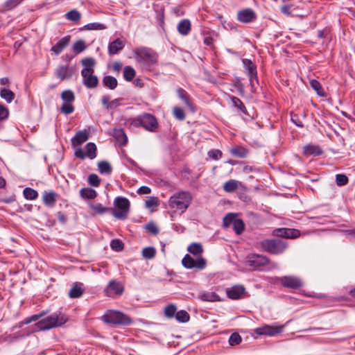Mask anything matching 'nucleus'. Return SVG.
<instances>
[{"mask_svg": "<svg viewBox=\"0 0 355 355\" xmlns=\"http://www.w3.org/2000/svg\"><path fill=\"white\" fill-rule=\"evenodd\" d=\"M68 321V317L61 311L58 310L51 315L42 318L35 324L37 331H46L60 327Z\"/></svg>", "mask_w": 355, "mask_h": 355, "instance_id": "nucleus-1", "label": "nucleus"}, {"mask_svg": "<svg viewBox=\"0 0 355 355\" xmlns=\"http://www.w3.org/2000/svg\"><path fill=\"white\" fill-rule=\"evenodd\" d=\"M179 120H184L187 114H193L196 113L197 107L193 102V99L183 89L179 88Z\"/></svg>", "mask_w": 355, "mask_h": 355, "instance_id": "nucleus-2", "label": "nucleus"}, {"mask_svg": "<svg viewBox=\"0 0 355 355\" xmlns=\"http://www.w3.org/2000/svg\"><path fill=\"white\" fill-rule=\"evenodd\" d=\"M259 245L263 251L275 255L284 253L288 247V243L280 238L263 239Z\"/></svg>", "mask_w": 355, "mask_h": 355, "instance_id": "nucleus-3", "label": "nucleus"}, {"mask_svg": "<svg viewBox=\"0 0 355 355\" xmlns=\"http://www.w3.org/2000/svg\"><path fill=\"white\" fill-rule=\"evenodd\" d=\"M246 263L254 270H264L271 268H277V265L271 263L267 257L258 254H248L246 257Z\"/></svg>", "mask_w": 355, "mask_h": 355, "instance_id": "nucleus-4", "label": "nucleus"}, {"mask_svg": "<svg viewBox=\"0 0 355 355\" xmlns=\"http://www.w3.org/2000/svg\"><path fill=\"white\" fill-rule=\"evenodd\" d=\"M103 320L110 324L115 325H130L132 320L127 315L120 311H110L103 315Z\"/></svg>", "mask_w": 355, "mask_h": 355, "instance_id": "nucleus-5", "label": "nucleus"}, {"mask_svg": "<svg viewBox=\"0 0 355 355\" xmlns=\"http://www.w3.org/2000/svg\"><path fill=\"white\" fill-rule=\"evenodd\" d=\"M115 209L112 211L113 216L120 220H125L130 210V201L125 197L118 196L114 199Z\"/></svg>", "mask_w": 355, "mask_h": 355, "instance_id": "nucleus-6", "label": "nucleus"}, {"mask_svg": "<svg viewBox=\"0 0 355 355\" xmlns=\"http://www.w3.org/2000/svg\"><path fill=\"white\" fill-rule=\"evenodd\" d=\"M286 324L279 325L277 323L272 324H265L254 329V333L259 336H275L281 334Z\"/></svg>", "mask_w": 355, "mask_h": 355, "instance_id": "nucleus-7", "label": "nucleus"}, {"mask_svg": "<svg viewBox=\"0 0 355 355\" xmlns=\"http://www.w3.org/2000/svg\"><path fill=\"white\" fill-rule=\"evenodd\" d=\"M182 264L187 269H198L202 270L206 268L207 261L202 257L194 259L189 254H186L182 260Z\"/></svg>", "mask_w": 355, "mask_h": 355, "instance_id": "nucleus-8", "label": "nucleus"}, {"mask_svg": "<svg viewBox=\"0 0 355 355\" xmlns=\"http://www.w3.org/2000/svg\"><path fill=\"white\" fill-rule=\"evenodd\" d=\"M141 126L149 132H155L158 128V122L155 116L148 113L139 115Z\"/></svg>", "mask_w": 355, "mask_h": 355, "instance_id": "nucleus-9", "label": "nucleus"}, {"mask_svg": "<svg viewBox=\"0 0 355 355\" xmlns=\"http://www.w3.org/2000/svg\"><path fill=\"white\" fill-rule=\"evenodd\" d=\"M94 69H82L83 85L89 89L94 88L98 85V79L96 76L93 75Z\"/></svg>", "mask_w": 355, "mask_h": 355, "instance_id": "nucleus-10", "label": "nucleus"}, {"mask_svg": "<svg viewBox=\"0 0 355 355\" xmlns=\"http://www.w3.org/2000/svg\"><path fill=\"white\" fill-rule=\"evenodd\" d=\"M279 282L285 288L297 289L303 286L302 281L295 276H284L279 278Z\"/></svg>", "mask_w": 355, "mask_h": 355, "instance_id": "nucleus-11", "label": "nucleus"}, {"mask_svg": "<svg viewBox=\"0 0 355 355\" xmlns=\"http://www.w3.org/2000/svg\"><path fill=\"white\" fill-rule=\"evenodd\" d=\"M245 288L243 286L238 284L226 288L227 296L233 300L242 299L245 295Z\"/></svg>", "mask_w": 355, "mask_h": 355, "instance_id": "nucleus-12", "label": "nucleus"}, {"mask_svg": "<svg viewBox=\"0 0 355 355\" xmlns=\"http://www.w3.org/2000/svg\"><path fill=\"white\" fill-rule=\"evenodd\" d=\"M277 236L284 239H296L300 236V232L296 229L279 228L274 231Z\"/></svg>", "mask_w": 355, "mask_h": 355, "instance_id": "nucleus-13", "label": "nucleus"}, {"mask_svg": "<svg viewBox=\"0 0 355 355\" xmlns=\"http://www.w3.org/2000/svg\"><path fill=\"white\" fill-rule=\"evenodd\" d=\"M192 196L189 191L179 192V211L184 212L192 200Z\"/></svg>", "mask_w": 355, "mask_h": 355, "instance_id": "nucleus-14", "label": "nucleus"}, {"mask_svg": "<svg viewBox=\"0 0 355 355\" xmlns=\"http://www.w3.org/2000/svg\"><path fill=\"white\" fill-rule=\"evenodd\" d=\"M124 291L123 286L116 280H111L105 289L107 296H110L112 293L121 295Z\"/></svg>", "mask_w": 355, "mask_h": 355, "instance_id": "nucleus-15", "label": "nucleus"}, {"mask_svg": "<svg viewBox=\"0 0 355 355\" xmlns=\"http://www.w3.org/2000/svg\"><path fill=\"white\" fill-rule=\"evenodd\" d=\"M281 12L286 15L302 16L300 6L295 3L285 4L280 7Z\"/></svg>", "mask_w": 355, "mask_h": 355, "instance_id": "nucleus-16", "label": "nucleus"}, {"mask_svg": "<svg viewBox=\"0 0 355 355\" xmlns=\"http://www.w3.org/2000/svg\"><path fill=\"white\" fill-rule=\"evenodd\" d=\"M237 18L242 23H250L256 19L257 15L254 10L247 8L239 11L237 14Z\"/></svg>", "mask_w": 355, "mask_h": 355, "instance_id": "nucleus-17", "label": "nucleus"}, {"mask_svg": "<svg viewBox=\"0 0 355 355\" xmlns=\"http://www.w3.org/2000/svg\"><path fill=\"white\" fill-rule=\"evenodd\" d=\"M73 73V67H69L67 65H60L56 69L55 75L60 80H64L71 78Z\"/></svg>", "mask_w": 355, "mask_h": 355, "instance_id": "nucleus-18", "label": "nucleus"}, {"mask_svg": "<svg viewBox=\"0 0 355 355\" xmlns=\"http://www.w3.org/2000/svg\"><path fill=\"white\" fill-rule=\"evenodd\" d=\"M242 62L245 70L248 73L250 81L252 82V78H256L257 76V67L250 59H243Z\"/></svg>", "mask_w": 355, "mask_h": 355, "instance_id": "nucleus-19", "label": "nucleus"}, {"mask_svg": "<svg viewBox=\"0 0 355 355\" xmlns=\"http://www.w3.org/2000/svg\"><path fill=\"white\" fill-rule=\"evenodd\" d=\"M89 139V132L87 130H80L76 132L74 137L71 139V145H81Z\"/></svg>", "mask_w": 355, "mask_h": 355, "instance_id": "nucleus-20", "label": "nucleus"}, {"mask_svg": "<svg viewBox=\"0 0 355 355\" xmlns=\"http://www.w3.org/2000/svg\"><path fill=\"white\" fill-rule=\"evenodd\" d=\"M113 137L120 146H126L128 143V137L123 129L115 128L113 131Z\"/></svg>", "mask_w": 355, "mask_h": 355, "instance_id": "nucleus-21", "label": "nucleus"}, {"mask_svg": "<svg viewBox=\"0 0 355 355\" xmlns=\"http://www.w3.org/2000/svg\"><path fill=\"white\" fill-rule=\"evenodd\" d=\"M232 156L237 158H245L248 155V150L242 146H235L230 149Z\"/></svg>", "mask_w": 355, "mask_h": 355, "instance_id": "nucleus-22", "label": "nucleus"}, {"mask_svg": "<svg viewBox=\"0 0 355 355\" xmlns=\"http://www.w3.org/2000/svg\"><path fill=\"white\" fill-rule=\"evenodd\" d=\"M199 297L201 300L205 302H214L221 301L219 295L215 292L204 291L200 294Z\"/></svg>", "mask_w": 355, "mask_h": 355, "instance_id": "nucleus-23", "label": "nucleus"}, {"mask_svg": "<svg viewBox=\"0 0 355 355\" xmlns=\"http://www.w3.org/2000/svg\"><path fill=\"white\" fill-rule=\"evenodd\" d=\"M58 194L54 191L45 192L43 195V202L45 205L53 207L56 202Z\"/></svg>", "mask_w": 355, "mask_h": 355, "instance_id": "nucleus-24", "label": "nucleus"}, {"mask_svg": "<svg viewBox=\"0 0 355 355\" xmlns=\"http://www.w3.org/2000/svg\"><path fill=\"white\" fill-rule=\"evenodd\" d=\"M82 284L76 282L73 287L69 292V296L71 298H79L83 294V289L82 288Z\"/></svg>", "mask_w": 355, "mask_h": 355, "instance_id": "nucleus-25", "label": "nucleus"}, {"mask_svg": "<svg viewBox=\"0 0 355 355\" xmlns=\"http://www.w3.org/2000/svg\"><path fill=\"white\" fill-rule=\"evenodd\" d=\"M80 196L83 199L92 200L96 197L97 193L92 188L84 187L80 189Z\"/></svg>", "mask_w": 355, "mask_h": 355, "instance_id": "nucleus-26", "label": "nucleus"}, {"mask_svg": "<svg viewBox=\"0 0 355 355\" xmlns=\"http://www.w3.org/2000/svg\"><path fill=\"white\" fill-rule=\"evenodd\" d=\"M87 47V46H73V52L74 53V54L63 55L62 56V59L66 62H69L76 55L85 51Z\"/></svg>", "mask_w": 355, "mask_h": 355, "instance_id": "nucleus-27", "label": "nucleus"}, {"mask_svg": "<svg viewBox=\"0 0 355 355\" xmlns=\"http://www.w3.org/2000/svg\"><path fill=\"white\" fill-rule=\"evenodd\" d=\"M103 84L105 87L112 90L117 87L118 82L114 76H105L103 78Z\"/></svg>", "mask_w": 355, "mask_h": 355, "instance_id": "nucleus-28", "label": "nucleus"}, {"mask_svg": "<svg viewBox=\"0 0 355 355\" xmlns=\"http://www.w3.org/2000/svg\"><path fill=\"white\" fill-rule=\"evenodd\" d=\"M0 96L4 99L8 103H10L15 98V93L6 87L1 88Z\"/></svg>", "mask_w": 355, "mask_h": 355, "instance_id": "nucleus-29", "label": "nucleus"}, {"mask_svg": "<svg viewBox=\"0 0 355 355\" xmlns=\"http://www.w3.org/2000/svg\"><path fill=\"white\" fill-rule=\"evenodd\" d=\"M191 29V24L189 19H183L179 22V33L187 35Z\"/></svg>", "mask_w": 355, "mask_h": 355, "instance_id": "nucleus-30", "label": "nucleus"}, {"mask_svg": "<svg viewBox=\"0 0 355 355\" xmlns=\"http://www.w3.org/2000/svg\"><path fill=\"white\" fill-rule=\"evenodd\" d=\"M187 250L194 256L200 255L203 252L202 245L200 243H192L188 246Z\"/></svg>", "mask_w": 355, "mask_h": 355, "instance_id": "nucleus-31", "label": "nucleus"}, {"mask_svg": "<svg viewBox=\"0 0 355 355\" xmlns=\"http://www.w3.org/2000/svg\"><path fill=\"white\" fill-rule=\"evenodd\" d=\"M322 149L318 146L308 145L304 147V153L306 155L318 156L322 154Z\"/></svg>", "mask_w": 355, "mask_h": 355, "instance_id": "nucleus-32", "label": "nucleus"}, {"mask_svg": "<svg viewBox=\"0 0 355 355\" xmlns=\"http://www.w3.org/2000/svg\"><path fill=\"white\" fill-rule=\"evenodd\" d=\"M239 182L235 180H230L225 182L223 189L227 193H232L239 188Z\"/></svg>", "mask_w": 355, "mask_h": 355, "instance_id": "nucleus-33", "label": "nucleus"}, {"mask_svg": "<svg viewBox=\"0 0 355 355\" xmlns=\"http://www.w3.org/2000/svg\"><path fill=\"white\" fill-rule=\"evenodd\" d=\"M86 155L90 159H93L96 157V146L93 142H89L86 144Z\"/></svg>", "mask_w": 355, "mask_h": 355, "instance_id": "nucleus-34", "label": "nucleus"}, {"mask_svg": "<svg viewBox=\"0 0 355 355\" xmlns=\"http://www.w3.org/2000/svg\"><path fill=\"white\" fill-rule=\"evenodd\" d=\"M231 101L234 106L236 107L239 112H242L245 115L248 114L246 107L244 105L243 103L241 101V99L236 96H232Z\"/></svg>", "mask_w": 355, "mask_h": 355, "instance_id": "nucleus-35", "label": "nucleus"}, {"mask_svg": "<svg viewBox=\"0 0 355 355\" xmlns=\"http://www.w3.org/2000/svg\"><path fill=\"white\" fill-rule=\"evenodd\" d=\"M311 87L315 91L316 94L320 96H324L325 92H324V89L322 87L321 84L320 82L315 79L310 80L309 81Z\"/></svg>", "mask_w": 355, "mask_h": 355, "instance_id": "nucleus-36", "label": "nucleus"}, {"mask_svg": "<svg viewBox=\"0 0 355 355\" xmlns=\"http://www.w3.org/2000/svg\"><path fill=\"white\" fill-rule=\"evenodd\" d=\"M125 125L128 128L132 130H135L141 126L140 116L138 115L135 118H130L126 120Z\"/></svg>", "mask_w": 355, "mask_h": 355, "instance_id": "nucleus-37", "label": "nucleus"}, {"mask_svg": "<svg viewBox=\"0 0 355 355\" xmlns=\"http://www.w3.org/2000/svg\"><path fill=\"white\" fill-rule=\"evenodd\" d=\"M98 167L101 174H110L112 171V167L107 161H101L98 162Z\"/></svg>", "mask_w": 355, "mask_h": 355, "instance_id": "nucleus-38", "label": "nucleus"}, {"mask_svg": "<svg viewBox=\"0 0 355 355\" xmlns=\"http://www.w3.org/2000/svg\"><path fill=\"white\" fill-rule=\"evenodd\" d=\"M46 312L42 311L38 314H35L30 317H28L20 322L19 327H21L22 325H25V324H28L33 322H35V321L38 320L39 319L43 318L46 315Z\"/></svg>", "mask_w": 355, "mask_h": 355, "instance_id": "nucleus-39", "label": "nucleus"}, {"mask_svg": "<svg viewBox=\"0 0 355 355\" xmlns=\"http://www.w3.org/2000/svg\"><path fill=\"white\" fill-rule=\"evenodd\" d=\"M24 197L28 200H33L38 197V193L34 189L26 187L23 191Z\"/></svg>", "mask_w": 355, "mask_h": 355, "instance_id": "nucleus-40", "label": "nucleus"}, {"mask_svg": "<svg viewBox=\"0 0 355 355\" xmlns=\"http://www.w3.org/2000/svg\"><path fill=\"white\" fill-rule=\"evenodd\" d=\"M144 56L152 63H155L157 60V54L151 49L144 48L142 51Z\"/></svg>", "mask_w": 355, "mask_h": 355, "instance_id": "nucleus-41", "label": "nucleus"}, {"mask_svg": "<svg viewBox=\"0 0 355 355\" xmlns=\"http://www.w3.org/2000/svg\"><path fill=\"white\" fill-rule=\"evenodd\" d=\"M177 307L175 304H170L164 309V315L168 318L175 317L178 320V313H176Z\"/></svg>", "mask_w": 355, "mask_h": 355, "instance_id": "nucleus-42", "label": "nucleus"}, {"mask_svg": "<svg viewBox=\"0 0 355 355\" xmlns=\"http://www.w3.org/2000/svg\"><path fill=\"white\" fill-rule=\"evenodd\" d=\"M135 76V70L130 66H126L123 69V78L126 81L133 80Z\"/></svg>", "mask_w": 355, "mask_h": 355, "instance_id": "nucleus-43", "label": "nucleus"}, {"mask_svg": "<svg viewBox=\"0 0 355 355\" xmlns=\"http://www.w3.org/2000/svg\"><path fill=\"white\" fill-rule=\"evenodd\" d=\"M181 175L183 178L187 180H191L192 181H195L198 180L200 177V175L197 176H192L191 175V171L189 169L187 166H184L181 170Z\"/></svg>", "mask_w": 355, "mask_h": 355, "instance_id": "nucleus-44", "label": "nucleus"}, {"mask_svg": "<svg viewBox=\"0 0 355 355\" xmlns=\"http://www.w3.org/2000/svg\"><path fill=\"white\" fill-rule=\"evenodd\" d=\"M232 225L233 230L238 235L241 234L244 230L245 225L241 219L236 218Z\"/></svg>", "mask_w": 355, "mask_h": 355, "instance_id": "nucleus-45", "label": "nucleus"}, {"mask_svg": "<svg viewBox=\"0 0 355 355\" xmlns=\"http://www.w3.org/2000/svg\"><path fill=\"white\" fill-rule=\"evenodd\" d=\"M61 98L64 103H72L75 100L74 94L70 89H67L62 92Z\"/></svg>", "mask_w": 355, "mask_h": 355, "instance_id": "nucleus-46", "label": "nucleus"}, {"mask_svg": "<svg viewBox=\"0 0 355 355\" xmlns=\"http://www.w3.org/2000/svg\"><path fill=\"white\" fill-rule=\"evenodd\" d=\"M66 18L72 21H78L80 19V13L76 10H71L66 13Z\"/></svg>", "mask_w": 355, "mask_h": 355, "instance_id": "nucleus-47", "label": "nucleus"}, {"mask_svg": "<svg viewBox=\"0 0 355 355\" xmlns=\"http://www.w3.org/2000/svg\"><path fill=\"white\" fill-rule=\"evenodd\" d=\"M156 254V250L154 247H147L143 249L142 255L146 259H153Z\"/></svg>", "mask_w": 355, "mask_h": 355, "instance_id": "nucleus-48", "label": "nucleus"}, {"mask_svg": "<svg viewBox=\"0 0 355 355\" xmlns=\"http://www.w3.org/2000/svg\"><path fill=\"white\" fill-rule=\"evenodd\" d=\"M236 216L234 214L229 213L223 218V225L224 227H229L233 225L234 220L236 219Z\"/></svg>", "mask_w": 355, "mask_h": 355, "instance_id": "nucleus-49", "label": "nucleus"}, {"mask_svg": "<svg viewBox=\"0 0 355 355\" xmlns=\"http://www.w3.org/2000/svg\"><path fill=\"white\" fill-rule=\"evenodd\" d=\"M207 155L213 160H218L223 157V153L218 149H211L207 152Z\"/></svg>", "mask_w": 355, "mask_h": 355, "instance_id": "nucleus-50", "label": "nucleus"}, {"mask_svg": "<svg viewBox=\"0 0 355 355\" xmlns=\"http://www.w3.org/2000/svg\"><path fill=\"white\" fill-rule=\"evenodd\" d=\"M110 247L112 250L120 252L123 249L124 244L119 239H113L110 243Z\"/></svg>", "mask_w": 355, "mask_h": 355, "instance_id": "nucleus-51", "label": "nucleus"}, {"mask_svg": "<svg viewBox=\"0 0 355 355\" xmlns=\"http://www.w3.org/2000/svg\"><path fill=\"white\" fill-rule=\"evenodd\" d=\"M88 183L92 187H98L101 184V181L96 174L92 173L88 176Z\"/></svg>", "mask_w": 355, "mask_h": 355, "instance_id": "nucleus-52", "label": "nucleus"}, {"mask_svg": "<svg viewBox=\"0 0 355 355\" xmlns=\"http://www.w3.org/2000/svg\"><path fill=\"white\" fill-rule=\"evenodd\" d=\"M60 110L64 114L68 115L73 112L74 107L71 103H64L61 106Z\"/></svg>", "mask_w": 355, "mask_h": 355, "instance_id": "nucleus-53", "label": "nucleus"}, {"mask_svg": "<svg viewBox=\"0 0 355 355\" xmlns=\"http://www.w3.org/2000/svg\"><path fill=\"white\" fill-rule=\"evenodd\" d=\"M349 179L345 174H337L336 175V182L338 186H344L348 183Z\"/></svg>", "mask_w": 355, "mask_h": 355, "instance_id": "nucleus-54", "label": "nucleus"}, {"mask_svg": "<svg viewBox=\"0 0 355 355\" xmlns=\"http://www.w3.org/2000/svg\"><path fill=\"white\" fill-rule=\"evenodd\" d=\"M82 64L84 66L83 69H94L95 60L92 58H86L82 60Z\"/></svg>", "mask_w": 355, "mask_h": 355, "instance_id": "nucleus-55", "label": "nucleus"}, {"mask_svg": "<svg viewBox=\"0 0 355 355\" xmlns=\"http://www.w3.org/2000/svg\"><path fill=\"white\" fill-rule=\"evenodd\" d=\"M241 340V337L238 333L232 334L229 338V343L232 346L239 345Z\"/></svg>", "mask_w": 355, "mask_h": 355, "instance_id": "nucleus-56", "label": "nucleus"}, {"mask_svg": "<svg viewBox=\"0 0 355 355\" xmlns=\"http://www.w3.org/2000/svg\"><path fill=\"white\" fill-rule=\"evenodd\" d=\"M92 208L96 214H103L109 211V208L103 206L101 203L92 205Z\"/></svg>", "mask_w": 355, "mask_h": 355, "instance_id": "nucleus-57", "label": "nucleus"}, {"mask_svg": "<svg viewBox=\"0 0 355 355\" xmlns=\"http://www.w3.org/2000/svg\"><path fill=\"white\" fill-rule=\"evenodd\" d=\"M144 229L153 235H157L159 233V229L153 222H150L146 224Z\"/></svg>", "mask_w": 355, "mask_h": 355, "instance_id": "nucleus-58", "label": "nucleus"}, {"mask_svg": "<svg viewBox=\"0 0 355 355\" xmlns=\"http://www.w3.org/2000/svg\"><path fill=\"white\" fill-rule=\"evenodd\" d=\"M217 35L215 33H209L204 37L205 44H211L216 42Z\"/></svg>", "mask_w": 355, "mask_h": 355, "instance_id": "nucleus-59", "label": "nucleus"}, {"mask_svg": "<svg viewBox=\"0 0 355 355\" xmlns=\"http://www.w3.org/2000/svg\"><path fill=\"white\" fill-rule=\"evenodd\" d=\"M85 28L87 30H102L105 27L103 24L100 23H91L87 24Z\"/></svg>", "mask_w": 355, "mask_h": 355, "instance_id": "nucleus-60", "label": "nucleus"}, {"mask_svg": "<svg viewBox=\"0 0 355 355\" xmlns=\"http://www.w3.org/2000/svg\"><path fill=\"white\" fill-rule=\"evenodd\" d=\"M9 111L3 104H0V122L8 117Z\"/></svg>", "mask_w": 355, "mask_h": 355, "instance_id": "nucleus-61", "label": "nucleus"}, {"mask_svg": "<svg viewBox=\"0 0 355 355\" xmlns=\"http://www.w3.org/2000/svg\"><path fill=\"white\" fill-rule=\"evenodd\" d=\"M189 314L186 311H179V322H187L189 320Z\"/></svg>", "mask_w": 355, "mask_h": 355, "instance_id": "nucleus-62", "label": "nucleus"}, {"mask_svg": "<svg viewBox=\"0 0 355 355\" xmlns=\"http://www.w3.org/2000/svg\"><path fill=\"white\" fill-rule=\"evenodd\" d=\"M22 0H8L6 1L4 6L10 10L15 8Z\"/></svg>", "mask_w": 355, "mask_h": 355, "instance_id": "nucleus-63", "label": "nucleus"}, {"mask_svg": "<svg viewBox=\"0 0 355 355\" xmlns=\"http://www.w3.org/2000/svg\"><path fill=\"white\" fill-rule=\"evenodd\" d=\"M124 46H108V51L110 55H114L123 49Z\"/></svg>", "mask_w": 355, "mask_h": 355, "instance_id": "nucleus-64", "label": "nucleus"}]
</instances>
